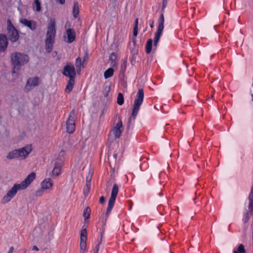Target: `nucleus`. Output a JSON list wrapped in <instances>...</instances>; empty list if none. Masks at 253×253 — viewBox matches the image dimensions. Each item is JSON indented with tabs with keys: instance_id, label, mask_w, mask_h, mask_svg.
<instances>
[{
	"instance_id": "obj_1",
	"label": "nucleus",
	"mask_w": 253,
	"mask_h": 253,
	"mask_svg": "<svg viewBox=\"0 0 253 253\" xmlns=\"http://www.w3.org/2000/svg\"><path fill=\"white\" fill-rule=\"evenodd\" d=\"M144 97V94L143 89L142 88L139 89L134 101L131 116L128 119L127 125L128 128L132 127L134 121L137 116L140 106L143 103Z\"/></svg>"
},
{
	"instance_id": "obj_2",
	"label": "nucleus",
	"mask_w": 253,
	"mask_h": 253,
	"mask_svg": "<svg viewBox=\"0 0 253 253\" xmlns=\"http://www.w3.org/2000/svg\"><path fill=\"white\" fill-rule=\"evenodd\" d=\"M11 62L13 66L12 74L17 73L21 66H24L29 60V57L27 54L15 52L11 55Z\"/></svg>"
},
{
	"instance_id": "obj_3",
	"label": "nucleus",
	"mask_w": 253,
	"mask_h": 253,
	"mask_svg": "<svg viewBox=\"0 0 253 253\" xmlns=\"http://www.w3.org/2000/svg\"><path fill=\"white\" fill-rule=\"evenodd\" d=\"M55 35V20L54 19H51L48 24L46 38L45 41V50L48 53H50L52 50Z\"/></svg>"
},
{
	"instance_id": "obj_4",
	"label": "nucleus",
	"mask_w": 253,
	"mask_h": 253,
	"mask_svg": "<svg viewBox=\"0 0 253 253\" xmlns=\"http://www.w3.org/2000/svg\"><path fill=\"white\" fill-rule=\"evenodd\" d=\"M32 150L31 145H27L23 148L10 151L6 156V158L9 160L16 158L19 159H25L31 152Z\"/></svg>"
},
{
	"instance_id": "obj_5",
	"label": "nucleus",
	"mask_w": 253,
	"mask_h": 253,
	"mask_svg": "<svg viewBox=\"0 0 253 253\" xmlns=\"http://www.w3.org/2000/svg\"><path fill=\"white\" fill-rule=\"evenodd\" d=\"M118 192V186L116 183H115L113 185L111 192V197L109 199L108 202V206L106 213V215L107 216L109 215L110 212H111L112 209L113 208Z\"/></svg>"
},
{
	"instance_id": "obj_6",
	"label": "nucleus",
	"mask_w": 253,
	"mask_h": 253,
	"mask_svg": "<svg viewBox=\"0 0 253 253\" xmlns=\"http://www.w3.org/2000/svg\"><path fill=\"white\" fill-rule=\"evenodd\" d=\"M7 35L10 41L12 42L17 41L19 36L17 30L13 26L10 20H7Z\"/></svg>"
},
{
	"instance_id": "obj_7",
	"label": "nucleus",
	"mask_w": 253,
	"mask_h": 253,
	"mask_svg": "<svg viewBox=\"0 0 253 253\" xmlns=\"http://www.w3.org/2000/svg\"><path fill=\"white\" fill-rule=\"evenodd\" d=\"M164 15L162 13L159 19V25L158 27L157 32L156 33L154 37V46H156L158 43L160 37L162 34L164 28Z\"/></svg>"
},
{
	"instance_id": "obj_8",
	"label": "nucleus",
	"mask_w": 253,
	"mask_h": 253,
	"mask_svg": "<svg viewBox=\"0 0 253 253\" xmlns=\"http://www.w3.org/2000/svg\"><path fill=\"white\" fill-rule=\"evenodd\" d=\"M21 189L18 184H15L7 192L6 194L3 197L1 203L6 204L9 202L12 198L16 195L18 190Z\"/></svg>"
},
{
	"instance_id": "obj_9",
	"label": "nucleus",
	"mask_w": 253,
	"mask_h": 253,
	"mask_svg": "<svg viewBox=\"0 0 253 253\" xmlns=\"http://www.w3.org/2000/svg\"><path fill=\"white\" fill-rule=\"evenodd\" d=\"M40 79L38 77L30 78L27 82L24 89L26 91H29L34 87L38 86L40 83Z\"/></svg>"
},
{
	"instance_id": "obj_10",
	"label": "nucleus",
	"mask_w": 253,
	"mask_h": 253,
	"mask_svg": "<svg viewBox=\"0 0 253 253\" xmlns=\"http://www.w3.org/2000/svg\"><path fill=\"white\" fill-rule=\"evenodd\" d=\"M63 74L70 79H75L76 71L74 66L72 64H67L63 69Z\"/></svg>"
},
{
	"instance_id": "obj_11",
	"label": "nucleus",
	"mask_w": 253,
	"mask_h": 253,
	"mask_svg": "<svg viewBox=\"0 0 253 253\" xmlns=\"http://www.w3.org/2000/svg\"><path fill=\"white\" fill-rule=\"evenodd\" d=\"M36 173L34 172H31L29 174L20 184H18L20 186L21 189H24L26 188L35 179Z\"/></svg>"
},
{
	"instance_id": "obj_12",
	"label": "nucleus",
	"mask_w": 253,
	"mask_h": 253,
	"mask_svg": "<svg viewBox=\"0 0 253 253\" xmlns=\"http://www.w3.org/2000/svg\"><path fill=\"white\" fill-rule=\"evenodd\" d=\"M123 130V126L122 121H120V123L116 124L111 130L110 135H113L115 138H118L120 137L122 132Z\"/></svg>"
},
{
	"instance_id": "obj_13",
	"label": "nucleus",
	"mask_w": 253,
	"mask_h": 253,
	"mask_svg": "<svg viewBox=\"0 0 253 253\" xmlns=\"http://www.w3.org/2000/svg\"><path fill=\"white\" fill-rule=\"evenodd\" d=\"M87 231L86 229H83L80 235V249L84 251L86 248Z\"/></svg>"
},
{
	"instance_id": "obj_14",
	"label": "nucleus",
	"mask_w": 253,
	"mask_h": 253,
	"mask_svg": "<svg viewBox=\"0 0 253 253\" xmlns=\"http://www.w3.org/2000/svg\"><path fill=\"white\" fill-rule=\"evenodd\" d=\"M63 165V162L61 159H57L54 164V167L52 170V174L55 176H58L61 171V169Z\"/></svg>"
},
{
	"instance_id": "obj_15",
	"label": "nucleus",
	"mask_w": 253,
	"mask_h": 253,
	"mask_svg": "<svg viewBox=\"0 0 253 253\" xmlns=\"http://www.w3.org/2000/svg\"><path fill=\"white\" fill-rule=\"evenodd\" d=\"M8 41L4 34H0V52H3L8 46Z\"/></svg>"
},
{
	"instance_id": "obj_16",
	"label": "nucleus",
	"mask_w": 253,
	"mask_h": 253,
	"mask_svg": "<svg viewBox=\"0 0 253 253\" xmlns=\"http://www.w3.org/2000/svg\"><path fill=\"white\" fill-rule=\"evenodd\" d=\"M21 23L24 25L25 26L28 27L32 31L36 30L37 27V23L33 20H28L26 19H22L20 21Z\"/></svg>"
},
{
	"instance_id": "obj_17",
	"label": "nucleus",
	"mask_w": 253,
	"mask_h": 253,
	"mask_svg": "<svg viewBox=\"0 0 253 253\" xmlns=\"http://www.w3.org/2000/svg\"><path fill=\"white\" fill-rule=\"evenodd\" d=\"M41 187L44 190L51 189L53 186L52 180L50 178H46L41 184Z\"/></svg>"
},
{
	"instance_id": "obj_18",
	"label": "nucleus",
	"mask_w": 253,
	"mask_h": 253,
	"mask_svg": "<svg viewBox=\"0 0 253 253\" xmlns=\"http://www.w3.org/2000/svg\"><path fill=\"white\" fill-rule=\"evenodd\" d=\"M66 34L68 39V42L71 43L75 41L76 38V34L74 29H68L67 30Z\"/></svg>"
},
{
	"instance_id": "obj_19",
	"label": "nucleus",
	"mask_w": 253,
	"mask_h": 253,
	"mask_svg": "<svg viewBox=\"0 0 253 253\" xmlns=\"http://www.w3.org/2000/svg\"><path fill=\"white\" fill-rule=\"evenodd\" d=\"M75 84V79H70L66 85L65 91L67 93L71 92Z\"/></svg>"
},
{
	"instance_id": "obj_20",
	"label": "nucleus",
	"mask_w": 253,
	"mask_h": 253,
	"mask_svg": "<svg viewBox=\"0 0 253 253\" xmlns=\"http://www.w3.org/2000/svg\"><path fill=\"white\" fill-rule=\"evenodd\" d=\"M66 128L69 133H72L75 129V123L67 122Z\"/></svg>"
},
{
	"instance_id": "obj_21",
	"label": "nucleus",
	"mask_w": 253,
	"mask_h": 253,
	"mask_svg": "<svg viewBox=\"0 0 253 253\" xmlns=\"http://www.w3.org/2000/svg\"><path fill=\"white\" fill-rule=\"evenodd\" d=\"M79 14V4L77 2H75L74 3L73 8V14L74 18H76L78 17Z\"/></svg>"
},
{
	"instance_id": "obj_22",
	"label": "nucleus",
	"mask_w": 253,
	"mask_h": 253,
	"mask_svg": "<svg viewBox=\"0 0 253 253\" xmlns=\"http://www.w3.org/2000/svg\"><path fill=\"white\" fill-rule=\"evenodd\" d=\"M153 40L149 39L147 40L146 44V52L147 54H150L152 51Z\"/></svg>"
},
{
	"instance_id": "obj_23",
	"label": "nucleus",
	"mask_w": 253,
	"mask_h": 253,
	"mask_svg": "<svg viewBox=\"0 0 253 253\" xmlns=\"http://www.w3.org/2000/svg\"><path fill=\"white\" fill-rule=\"evenodd\" d=\"M75 65L77 68V71L78 74H80L81 71V65H83V62L82 61V59L81 57H78L76 59Z\"/></svg>"
},
{
	"instance_id": "obj_24",
	"label": "nucleus",
	"mask_w": 253,
	"mask_h": 253,
	"mask_svg": "<svg viewBox=\"0 0 253 253\" xmlns=\"http://www.w3.org/2000/svg\"><path fill=\"white\" fill-rule=\"evenodd\" d=\"M114 69L112 68H110L106 70L104 73V77L105 79H108L113 75Z\"/></svg>"
},
{
	"instance_id": "obj_25",
	"label": "nucleus",
	"mask_w": 253,
	"mask_h": 253,
	"mask_svg": "<svg viewBox=\"0 0 253 253\" xmlns=\"http://www.w3.org/2000/svg\"><path fill=\"white\" fill-rule=\"evenodd\" d=\"M117 58V56L115 53H112L110 54L109 57V60L111 61V66L112 67H114L116 66V62L115 61Z\"/></svg>"
},
{
	"instance_id": "obj_26",
	"label": "nucleus",
	"mask_w": 253,
	"mask_h": 253,
	"mask_svg": "<svg viewBox=\"0 0 253 253\" xmlns=\"http://www.w3.org/2000/svg\"><path fill=\"white\" fill-rule=\"evenodd\" d=\"M90 214V209L87 207H86L84 211V221H86L89 218Z\"/></svg>"
},
{
	"instance_id": "obj_27",
	"label": "nucleus",
	"mask_w": 253,
	"mask_h": 253,
	"mask_svg": "<svg viewBox=\"0 0 253 253\" xmlns=\"http://www.w3.org/2000/svg\"><path fill=\"white\" fill-rule=\"evenodd\" d=\"M75 112L74 110H73L70 113V115L67 122L75 123Z\"/></svg>"
},
{
	"instance_id": "obj_28",
	"label": "nucleus",
	"mask_w": 253,
	"mask_h": 253,
	"mask_svg": "<svg viewBox=\"0 0 253 253\" xmlns=\"http://www.w3.org/2000/svg\"><path fill=\"white\" fill-rule=\"evenodd\" d=\"M234 253H246L244 246L243 244H240L237 250L234 251Z\"/></svg>"
},
{
	"instance_id": "obj_29",
	"label": "nucleus",
	"mask_w": 253,
	"mask_h": 253,
	"mask_svg": "<svg viewBox=\"0 0 253 253\" xmlns=\"http://www.w3.org/2000/svg\"><path fill=\"white\" fill-rule=\"evenodd\" d=\"M124 98L123 95L121 93H119L117 97V103L119 105H122L124 104Z\"/></svg>"
},
{
	"instance_id": "obj_30",
	"label": "nucleus",
	"mask_w": 253,
	"mask_h": 253,
	"mask_svg": "<svg viewBox=\"0 0 253 253\" xmlns=\"http://www.w3.org/2000/svg\"><path fill=\"white\" fill-rule=\"evenodd\" d=\"M92 171L90 169L88 171V174L86 176V181L90 182L92 179Z\"/></svg>"
},
{
	"instance_id": "obj_31",
	"label": "nucleus",
	"mask_w": 253,
	"mask_h": 253,
	"mask_svg": "<svg viewBox=\"0 0 253 253\" xmlns=\"http://www.w3.org/2000/svg\"><path fill=\"white\" fill-rule=\"evenodd\" d=\"M44 189H42V187L39 189H38L35 193V195L36 197H40L42 196L44 193Z\"/></svg>"
},
{
	"instance_id": "obj_32",
	"label": "nucleus",
	"mask_w": 253,
	"mask_h": 253,
	"mask_svg": "<svg viewBox=\"0 0 253 253\" xmlns=\"http://www.w3.org/2000/svg\"><path fill=\"white\" fill-rule=\"evenodd\" d=\"M138 34V28L134 27L133 30L132 42L134 43Z\"/></svg>"
},
{
	"instance_id": "obj_33",
	"label": "nucleus",
	"mask_w": 253,
	"mask_h": 253,
	"mask_svg": "<svg viewBox=\"0 0 253 253\" xmlns=\"http://www.w3.org/2000/svg\"><path fill=\"white\" fill-rule=\"evenodd\" d=\"M34 3L36 7V11H40L41 9V3L39 1V0H35Z\"/></svg>"
},
{
	"instance_id": "obj_34",
	"label": "nucleus",
	"mask_w": 253,
	"mask_h": 253,
	"mask_svg": "<svg viewBox=\"0 0 253 253\" xmlns=\"http://www.w3.org/2000/svg\"><path fill=\"white\" fill-rule=\"evenodd\" d=\"M102 234L101 235L100 239L98 241V244L96 246L94 253H98L99 250V245L102 242Z\"/></svg>"
},
{
	"instance_id": "obj_35",
	"label": "nucleus",
	"mask_w": 253,
	"mask_h": 253,
	"mask_svg": "<svg viewBox=\"0 0 253 253\" xmlns=\"http://www.w3.org/2000/svg\"><path fill=\"white\" fill-rule=\"evenodd\" d=\"M249 200L250 204L249 206V208L251 210V211L253 210V197H251L249 196Z\"/></svg>"
},
{
	"instance_id": "obj_36",
	"label": "nucleus",
	"mask_w": 253,
	"mask_h": 253,
	"mask_svg": "<svg viewBox=\"0 0 253 253\" xmlns=\"http://www.w3.org/2000/svg\"><path fill=\"white\" fill-rule=\"evenodd\" d=\"M249 219H250L249 213L248 212H247L245 214L244 217L243 218V221L245 223H247L248 222Z\"/></svg>"
},
{
	"instance_id": "obj_37",
	"label": "nucleus",
	"mask_w": 253,
	"mask_h": 253,
	"mask_svg": "<svg viewBox=\"0 0 253 253\" xmlns=\"http://www.w3.org/2000/svg\"><path fill=\"white\" fill-rule=\"evenodd\" d=\"M90 191V188H87L85 187L84 190V196L86 197L88 194L89 193Z\"/></svg>"
},
{
	"instance_id": "obj_38",
	"label": "nucleus",
	"mask_w": 253,
	"mask_h": 253,
	"mask_svg": "<svg viewBox=\"0 0 253 253\" xmlns=\"http://www.w3.org/2000/svg\"><path fill=\"white\" fill-rule=\"evenodd\" d=\"M162 188H160L159 189H158L157 190H154V193L156 194H158V195L161 196V193H162Z\"/></svg>"
},
{
	"instance_id": "obj_39",
	"label": "nucleus",
	"mask_w": 253,
	"mask_h": 253,
	"mask_svg": "<svg viewBox=\"0 0 253 253\" xmlns=\"http://www.w3.org/2000/svg\"><path fill=\"white\" fill-rule=\"evenodd\" d=\"M88 59V53H87V52H85V55H84V58H83V65H84V62L87 61Z\"/></svg>"
},
{
	"instance_id": "obj_40",
	"label": "nucleus",
	"mask_w": 253,
	"mask_h": 253,
	"mask_svg": "<svg viewBox=\"0 0 253 253\" xmlns=\"http://www.w3.org/2000/svg\"><path fill=\"white\" fill-rule=\"evenodd\" d=\"M167 3V0H163V7H162V11H164Z\"/></svg>"
},
{
	"instance_id": "obj_41",
	"label": "nucleus",
	"mask_w": 253,
	"mask_h": 253,
	"mask_svg": "<svg viewBox=\"0 0 253 253\" xmlns=\"http://www.w3.org/2000/svg\"><path fill=\"white\" fill-rule=\"evenodd\" d=\"M105 202V199L104 197L101 196L99 199V202L101 204H103Z\"/></svg>"
},
{
	"instance_id": "obj_42",
	"label": "nucleus",
	"mask_w": 253,
	"mask_h": 253,
	"mask_svg": "<svg viewBox=\"0 0 253 253\" xmlns=\"http://www.w3.org/2000/svg\"><path fill=\"white\" fill-rule=\"evenodd\" d=\"M138 19L137 18L135 19L134 21V27L138 28Z\"/></svg>"
},
{
	"instance_id": "obj_43",
	"label": "nucleus",
	"mask_w": 253,
	"mask_h": 253,
	"mask_svg": "<svg viewBox=\"0 0 253 253\" xmlns=\"http://www.w3.org/2000/svg\"><path fill=\"white\" fill-rule=\"evenodd\" d=\"M32 251H38L39 250V248H38L37 246H34L32 247Z\"/></svg>"
},
{
	"instance_id": "obj_44",
	"label": "nucleus",
	"mask_w": 253,
	"mask_h": 253,
	"mask_svg": "<svg viewBox=\"0 0 253 253\" xmlns=\"http://www.w3.org/2000/svg\"><path fill=\"white\" fill-rule=\"evenodd\" d=\"M90 185H91L90 182H86V184H85V187L90 188Z\"/></svg>"
},
{
	"instance_id": "obj_45",
	"label": "nucleus",
	"mask_w": 253,
	"mask_h": 253,
	"mask_svg": "<svg viewBox=\"0 0 253 253\" xmlns=\"http://www.w3.org/2000/svg\"><path fill=\"white\" fill-rule=\"evenodd\" d=\"M57 0V2L61 4H63L65 3V0Z\"/></svg>"
},
{
	"instance_id": "obj_46",
	"label": "nucleus",
	"mask_w": 253,
	"mask_h": 253,
	"mask_svg": "<svg viewBox=\"0 0 253 253\" xmlns=\"http://www.w3.org/2000/svg\"><path fill=\"white\" fill-rule=\"evenodd\" d=\"M13 247H11L7 253H13Z\"/></svg>"
},
{
	"instance_id": "obj_47",
	"label": "nucleus",
	"mask_w": 253,
	"mask_h": 253,
	"mask_svg": "<svg viewBox=\"0 0 253 253\" xmlns=\"http://www.w3.org/2000/svg\"><path fill=\"white\" fill-rule=\"evenodd\" d=\"M166 251H168V252H169L170 253H172V252L170 250V248L169 246H168L166 249Z\"/></svg>"
},
{
	"instance_id": "obj_48",
	"label": "nucleus",
	"mask_w": 253,
	"mask_h": 253,
	"mask_svg": "<svg viewBox=\"0 0 253 253\" xmlns=\"http://www.w3.org/2000/svg\"><path fill=\"white\" fill-rule=\"evenodd\" d=\"M154 24V20H152L150 22V26L151 27V28H153Z\"/></svg>"
},
{
	"instance_id": "obj_49",
	"label": "nucleus",
	"mask_w": 253,
	"mask_h": 253,
	"mask_svg": "<svg viewBox=\"0 0 253 253\" xmlns=\"http://www.w3.org/2000/svg\"><path fill=\"white\" fill-rule=\"evenodd\" d=\"M249 196H251V197H253V185L252 186V187L251 189V191Z\"/></svg>"
},
{
	"instance_id": "obj_50",
	"label": "nucleus",
	"mask_w": 253,
	"mask_h": 253,
	"mask_svg": "<svg viewBox=\"0 0 253 253\" xmlns=\"http://www.w3.org/2000/svg\"><path fill=\"white\" fill-rule=\"evenodd\" d=\"M81 253H84V251L81 250Z\"/></svg>"
},
{
	"instance_id": "obj_51",
	"label": "nucleus",
	"mask_w": 253,
	"mask_h": 253,
	"mask_svg": "<svg viewBox=\"0 0 253 253\" xmlns=\"http://www.w3.org/2000/svg\"><path fill=\"white\" fill-rule=\"evenodd\" d=\"M25 253H26V251L25 252Z\"/></svg>"
}]
</instances>
